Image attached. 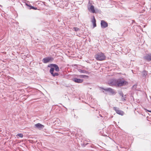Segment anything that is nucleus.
Returning a JSON list of instances; mask_svg holds the SVG:
<instances>
[{"label":"nucleus","instance_id":"f257e3e1","mask_svg":"<svg viewBox=\"0 0 151 151\" xmlns=\"http://www.w3.org/2000/svg\"><path fill=\"white\" fill-rule=\"evenodd\" d=\"M47 67L50 68V72L53 76L55 77L59 75V74L57 73H54L55 70L56 72H58L59 71V67L57 65L54 64H50L48 65Z\"/></svg>","mask_w":151,"mask_h":151},{"label":"nucleus","instance_id":"f03ea898","mask_svg":"<svg viewBox=\"0 0 151 151\" xmlns=\"http://www.w3.org/2000/svg\"><path fill=\"white\" fill-rule=\"evenodd\" d=\"M112 83H113L114 85L118 86H123L128 83L127 81L122 80L121 79L114 80Z\"/></svg>","mask_w":151,"mask_h":151},{"label":"nucleus","instance_id":"7ed1b4c3","mask_svg":"<svg viewBox=\"0 0 151 151\" xmlns=\"http://www.w3.org/2000/svg\"><path fill=\"white\" fill-rule=\"evenodd\" d=\"M95 57L97 60L100 61L104 60L106 58L104 54L102 52L97 53L95 55Z\"/></svg>","mask_w":151,"mask_h":151},{"label":"nucleus","instance_id":"20e7f679","mask_svg":"<svg viewBox=\"0 0 151 151\" xmlns=\"http://www.w3.org/2000/svg\"><path fill=\"white\" fill-rule=\"evenodd\" d=\"M100 88L103 89L106 92H108L110 95H114L116 93V92L114 90L111 88H104L103 87H100Z\"/></svg>","mask_w":151,"mask_h":151},{"label":"nucleus","instance_id":"39448f33","mask_svg":"<svg viewBox=\"0 0 151 151\" xmlns=\"http://www.w3.org/2000/svg\"><path fill=\"white\" fill-rule=\"evenodd\" d=\"M113 109L114 110L116 113L119 114V115H121V116H123L124 114V112L123 111H122L121 110H119V108L114 107L113 108Z\"/></svg>","mask_w":151,"mask_h":151},{"label":"nucleus","instance_id":"423d86ee","mask_svg":"<svg viewBox=\"0 0 151 151\" xmlns=\"http://www.w3.org/2000/svg\"><path fill=\"white\" fill-rule=\"evenodd\" d=\"M53 60V58L52 57H48L46 58H44L42 60V61L44 63H46L50 61H52Z\"/></svg>","mask_w":151,"mask_h":151},{"label":"nucleus","instance_id":"0eeeda50","mask_svg":"<svg viewBox=\"0 0 151 151\" xmlns=\"http://www.w3.org/2000/svg\"><path fill=\"white\" fill-rule=\"evenodd\" d=\"M101 27L102 28H105L108 26V24L107 22L104 20H102L101 22Z\"/></svg>","mask_w":151,"mask_h":151},{"label":"nucleus","instance_id":"6e6552de","mask_svg":"<svg viewBox=\"0 0 151 151\" xmlns=\"http://www.w3.org/2000/svg\"><path fill=\"white\" fill-rule=\"evenodd\" d=\"M72 80L75 83H82L83 81V80L78 78H74L72 79Z\"/></svg>","mask_w":151,"mask_h":151},{"label":"nucleus","instance_id":"1a4fd4ad","mask_svg":"<svg viewBox=\"0 0 151 151\" xmlns=\"http://www.w3.org/2000/svg\"><path fill=\"white\" fill-rule=\"evenodd\" d=\"M36 128H37L40 130H41L43 129L44 126L40 123H38L35 125Z\"/></svg>","mask_w":151,"mask_h":151},{"label":"nucleus","instance_id":"9d476101","mask_svg":"<svg viewBox=\"0 0 151 151\" xmlns=\"http://www.w3.org/2000/svg\"><path fill=\"white\" fill-rule=\"evenodd\" d=\"M88 11L90 12L93 13H95V9L94 6L93 5H90V7H88Z\"/></svg>","mask_w":151,"mask_h":151},{"label":"nucleus","instance_id":"9b49d317","mask_svg":"<svg viewBox=\"0 0 151 151\" xmlns=\"http://www.w3.org/2000/svg\"><path fill=\"white\" fill-rule=\"evenodd\" d=\"M145 59L148 61H151V54H147L144 57Z\"/></svg>","mask_w":151,"mask_h":151},{"label":"nucleus","instance_id":"f8f14e48","mask_svg":"<svg viewBox=\"0 0 151 151\" xmlns=\"http://www.w3.org/2000/svg\"><path fill=\"white\" fill-rule=\"evenodd\" d=\"M92 17V18L91 19V22L93 24V28H94L96 26V21L95 18V17L94 16H93Z\"/></svg>","mask_w":151,"mask_h":151},{"label":"nucleus","instance_id":"ddd939ff","mask_svg":"<svg viewBox=\"0 0 151 151\" xmlns=\"http://www.w3.org/2000/svg\"><path fill=\"white\" fill-rule=\"evenodd\" d=\"M79 72L81 73H84L86 74H89L90 73L84 70L79 69L78 70Z\"/></svg>","mask_w":151,"mask_h":151},{"label":"nucleus","instance_id":"4468645a","mask_svg":"<svg viewBox=\"0 0 151 151\" xmlns=\"http://www.w3.org/2000/svg\"><path fill=\"white\" fill-rule=\"evenodd\" d=\"M78 77L81 78H89V76H88L86 75H78Z\"/></svg>","mask_w":151,"mask_h":151},{"label":"nucleus","instance_id":"2eb2a0df","mask_svg":"<svg viewBox=\"0 0 151 151\" xmlns=\"http://www.w3.org/2000/svg\"><path fill=\"white\" fill-rule=\"evenodd\" d=\"M26 4L27 6L29 7V9H32L34 10H36L37 9V8L36 7H35L32 6L31 5L28 4Z\"/></svg>","mask_w":151,"mask_h":151},{"label":"nucleus","instance_id":"dca6fc26","mask_svg":"<svg viewBox=\"0 0 151 151\" xmlns=\"http://www.w3.org/2000/svg\"><path fill=\"white\" fill-rule=\"evenodd\" d=\"M72 30L77 32L80 31V29L78 28L77 27H74L73 28Z\"/></svg>","mask_w":151,"mask_h":151},{"label":"nucleus","instance_id":"f3484780","mask_svg":"<svg viewBox=\"0 0 151 151\" xmlns=\"http://www.w3.org/2000/svg\"><path fill=\"white\" fill-rule=\"evenodd\" d=\"M147 72L146 71L144 70L142 72V76L143 77H145L147 75Z\"/></svg>","mask_w":151,"mask_h":151},{"label":"nucleus","instance_id":"a211bd4d","mask_svg":"<svg viewBox=\"0 0 151 151\" xmlns=\"http://www.w3.org/2000/svg\"><path fill=\"white\" fill-rule=\"evenodd\" d=\"M95 13H100L101 12V11L100 10V9H96V8L95 9Z\"/></svg>","mask_w":151,"mask_h":151},{"label":"nucleus","instance_id":"6ab92c4d","mask_svg":"<svg viewBox=\"0 0 151 151\" xmlns=\"http://www.w3.org/2000/svg\"><path fill=\"white\" fill-rule=\"evenodd\" d=\"M17 136H18L22 138L23 137V134L22 133H18L16 135Z\"/></svg>","mask_w":151,"mask_h":151},{"label":"nucleus","instance_id":"aec40b11","mask_svg":"<svg viewBox=\"0 0 151 151\" xmlns=\"http://www.w3.org/2000/svg\"><path fill=\"white\" fill-rule=\"evenodd\" d=\"M127 96L126 95H125L124 96V97L121 98L122 101H125L126 100Z\"/></svg>","mask_w":151,"mask_h":151},{"label":"nucleus","instance_id":"412c9836","mask_svg":"<svg viewBox=\"0 0 151 151\" xmlns=\"http://www.w3.org/2000/svg\"><path fill=\"white\" fill-rule=\"evenodd\" d=\"M119 93L120 95L122 97V98L124 97V94L123 92L122 91L119 92Z\"/></svg>","mask_w":151,"mask_h":151},{"label":"nucleus","instance_id":"4be33fe9","mask_svg":"<svg viewBox=\"0 0 151 151\" xmlns=\"http://www.w3.org/2000/svg\"><path fill=\"white\" fill-rule=\"evenodd\" d=\"M137 85H135L133 86L132 88L133 89H135L137 88Z\"/></svg>","mask_w":151,"mask_h":151},{"label":"nucleus","instance_id":"5701e85b","mask_svg":"<svg viewBox=\"0 0 151 151\" xmlns=\"http://www.w3.org/2000/svg\"><path fill=\"white\" fill-rule=\"evenodd\" d=\"M144 110L146 111H147L151 113V111L147 110L146 109L144 108Z\"/></svg>","mask_w":151,"mask_h":151},{"label":"nucleus","instance_id":"b1692460","mask_svg":"<svg viewBox=\"0 0 151 151\" xmlns=\"http://www.w3.org/2000/svg\"><path fill=\"white\" fill-rule=\"evenodd\" d=\"M132 24L133 23H136L135 22V21L134 20H132Z\"/></svg>","mask_w":151,"mask_h":151},{"label":"nucleus","instance_id":"393cba45","mask_svg":"<svg viewBox=\"0 0 151 151\" xmlns=\"http://www.w3.org/2000/svg\"><path fill=\"white\" fill-rule=\"evenodd\" d=\"M0 6L1 7H2V6L1 5H0Z\"/></svg>","mask_w":151,"mask_h":151},{"label":"nucleus","instance_id":"a878e982","mask_svg":"<svg viewBox=\"0 0 151 151\" xmlns=\"http://www.w3.org/2000/svg\"><path fill=\"white\" fill-rule=\"evenodd\" d=\"M100 116H101V117H102V116L100 114Z\"/></svg>","mask_w":151,"mask_h":151},{"label":"nucleus","instance_id":"bb28decb","mask_svg":"<svg viewBox=\"0 0 151 151\" xmlns=\"http://www.w3.org/2000/svg\"><path fill=\"white\" fill-rule=\"evenodd\" d=\"M103 93H104V91H103Z\"/></svg>","mask_w":151,"mask_h":151},{"label":"nucleus","instance_id":"cd10ccee","mask_svg":"<svg viewBox=\"0 0 151 151\" xmlns=\"http://www.w3.org/2000/svg\"><path fill=\"white\" fill-rule=\"evenodd\" d=\"M77 35V36H79V35Z\"/></svg>","mask_w":151,"mask_h":151}]
</instances>
